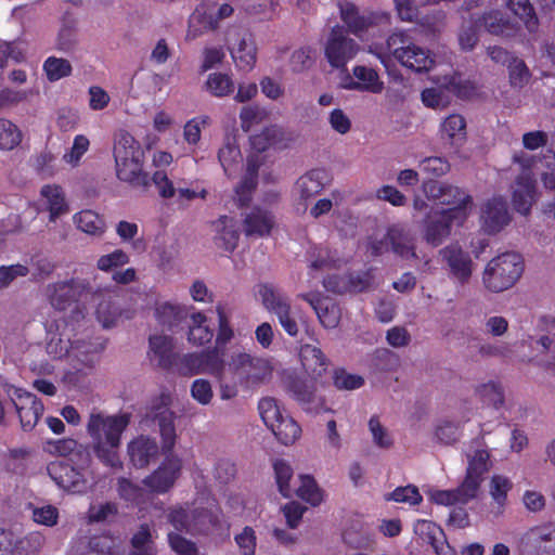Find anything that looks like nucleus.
<instances>
[{
    "label": "nucleus",
    "instance_id": "54",
    "mask_svg": "<svg viewBox=\"0 0 555 555\" xmlns=\"http://www.w3.org/2000/svg\"><path fill=\"white\" fill-rule=\"evenodd\" d=\"M287 390L293 398L302 405L308 404L313 400L314 391L302 378H291L287 383Z\"/></svg>",
    "mask_w": 555,
    "mask_h": 555
},
{
    "label": "nucleus",
    "instance_id": "63",
    "mask_svg": "<svg viewBox=\"0 0 555 555\" xmlns=\"http://www.w3.org/2000/svg\"><path fill=\"white\" fill-rule=\"evenodd\" d=\"M168 543L171 550L178 555H199L196 543L179 533L169 532Z\"/></svg>",
    "mask_w": 555,
    "mask_h": 555
},
{
    "label": "nucleus",
    "instance_id": "11",
    "mask_svg": "<svg viewBox=\"0 0 555 555\" xmlns=\"http://www.w3.org/2000/svg\"><path fill=\"white\" fill-rule=\"evenodd\" d=\"M359 50L358 43L347 36L343 26L332 28L325 44V57L334 68H343L352 60Z\"/></svg>",
    "mask_w": 555,
    "mask_h": 555
},
{
    "label": "nucleus",
    "instance_id": "3",
    "mask_svg": "<svg viewBox=\"0 0 555 555\" xmlns=\"http://www.w3.org/2000/svg\"><path fill=\"white\" fill-rule=\"evenodd\" d=\"M525 270L520 254L506 251L492 258L486 266L482 282L492 293H501L513 287Z\"/></svg>",
    "mask_w": 555,
    "mask_h": 555
},
{
    "label": "nucleus",
    "instance_id": "28",
    "mask_svg": "<svg viewBox=\"0 0 555 555\" xmlns=\"http://www.w3.org/2000/svg\"><path fill=\"white\" fill-rule=\"evenodd\" d=\"M40 194L47 199L49 221L55 222L57 218L68 212L69 207L62 186L46 184L41 188Z\"/></svg>",
    "mask_w": 555,
    "mask_h": 555
},
{
    "label": "nucleus",
    "instance_id": "44",
    "mask_svg": "<svg viewBox=\"0 0 555 555\" xmlns=\"http://www.w3.org/2000/svg\"><path fill=\"white\" fill-rule=\"evenodd\" d=\"M282 130L275 125L264 127L259 133L250 137L251 149L262 153L281 140Z\"/></svg>",
    "mask_w": 555,
    "mask_h": 555
},
{
    "label": "nucleus",
    "instance_id": "46",
    "mask_svg": "<svg viewBox=\"0 0 555 555\" xmlns=\"http://www.w3.org/2000/svg\"><path fill=\"white\" fill-rule=\"evenodd\" d=\"M273 470L279 492L284 498H292L294 493V490L289 486V481L293 478L292 466L286 461L278 459L273 462Z\"/></svg>",
    "mask_w": 555,
    "mask_h": 555
},
{
    "label": "nucleus",
    "instance_id": "55",
    "mask_svg": "<svg viewBox=\"0 0 555 555\" xmlns=\"http://www.w3.org/2000/svg\"><path fill=\"white\" fill-rule=\"evenodd\" d=\"M259 414L270 429L282 416L283 412L274 398H262L258 403Z\"/></svg>",
    "mask_w": 555,
    "mask_h": 555
},
{
    "label": "nucleus",
    "instance_id": "23",
    "mask_svg": "<svg viewBox=\"0 0 555 555\" xmlns=\"http://www.w3.org/2000/svg\"><path fill=\"white\" fill-rule=\"evenodd\" d=\"M483 229L488 234H495L511 220L506 201L502 197L489 199L482 209Z\"/></svg>",
    "mask_w": 555,
    "mask_h": 555
},
{
    "label": "nucleus",
    "instance_id": "4",
    "mask_svg": "<svg viewBox=\"0 0 555 555\" xmlns=\"http://www.w3.org/2000/svg\"><path fill=\"white\" fill-rule=\"evenodd\" d=\"M225 371L230 374L231 380L246 388L258 385L270 374L266 360L246 352L232 353L225 363Z\"/></svg>",
    "mask_w": 555,
    "mask_h": 555
},
{
    "label": "nucleus",
    "instance_id": "22",
    "mask_svg": "<svg viewBox=\"0 0 555 555\" xmlns=\"http://www.w3.org/2000/svg\"><path fill=\"white\" fill-rule=\"evenodd\" d=\"M414 532L427 544L437 555H455L447 542L446 534L440 526L427 519H418L414 524Z\"/></svg>",
    "mask_w": 555,
    "mask_h": 555
},
{
    "label": "nucleus",
    "instance_id": "45",
    "mask_svg": "<svg viewBox=\"0 0 555 555\" xmlns=\"http://www.w3.org/2000/svg\"><path fill=\"white\" fill-rule=\"evenodd\" d=\"M43 72L49 81L54 82L72 75L73 67L68 60L49 56L43 62Z\"/></svg>",
    "mask_w": 555,
    "mask_h": 555
},
{
    "label": "nucleus",
    "instance_id": "38",
    "mask_svg": "<svg viewBox=\"0 0 555 555\" xmlns=\"http://www.w3.org/2000/svg\"><path fill=\"white\" fill-rule=\"evenodd\" d=\"M270 429L276 439L285 446L293 444L301 435L300 426L288 415H283Z\"/></svg>",
    "mask_w": 555,
    "mask_h": 555
},
{
    "label": "nucleus",
    "instance_id": "36",
    "mask_svg": "<svg viewBox=\"0 0 555 555\" xmlns=\"http://www.w3.org/2000/svg\"><path fill=\"white\" fill-rule=\"evenodd\" d=\"M218 159L224 173L231 177L242 162V154L235 138L227 135L222 147L219 149Z\"/></svg>",
    "mask_w": 555,
    "mask_h": 555
},
{
    "label": "nucleus",
    "instance_id": "30",
    "mask_svg": "<svg viewBox=\"0 0 555 555\" xmlns=\"http://www.w3.org/2000/svg\"><path fill=\"white\" fill-rule=\"evenodd\" d=\"M327 173L324 169H312L296 182V189L302 199L318 195L325 185Z\"/></svg>",
    "mask_w": 555,
    "mask_h": 555
},
{
    "label": "nucleus",
    "instance_id": "9",
    "mask_svg": "<svg viewBox=\"0 0 555 555\" xmlns=\"http://www.w3.org/2000/svg\"><path fill=\"white\" fill-rule=\"evenodd\" d=\"M89 465H73L66 461L51 462L48 474L59 488L74 494H83L90 488L88 479Z\"/></svg>",
    "mask_w": 555,
    "mask_h": 555
},
{
    "label": "nucleus",
    "instance_id": "29",
    "mask_svg": "<svg viewBox=\"0 0 555 555\" xmlns=\"http://www.w3.org/2000/svg\"><path fill=\"white\" fill-rule=\"evenodd\" d=\"M207 317L199 311L190 314L188 340L194 346L209 344L214 337V331L207 324Z\"/></svg>",
    "mask_w": 555,
    "mask_h": 555
},
{
    "label": "nucleus",
    "instance_id": "32",
    "mask_svg": "<svg viewBox=\"0 0 555 555\" xmlns=\"http://www.w3.org/2000/svg\"><path fill=\"white\" fill-rule=\"evenodd\" d=\"M203 90L214 98L222 99L234 93L235 82L231 75L221 72L208 74Z\"/></svg>",
    "mask_w": 555,
    "mask_h": 555
},
{
    "label": "nucleus",
    "instance_id": "14",
    "mask_svg": "<svg viewBox=\"0 0 555 555\" xmlns=\"http://www.w3.org/2000/svg\"><path fill=\"white\" fill-rule=\"evenodd\" d=\"M520 555H555V528L535 526L519 540Z\"/></svg>",
    "mask_w": 555,
    "mask_h": 555
},
{
    "label": "nucleus",
    "instance_id": "18",
    "mask_svg": "<svg viewBox=\"0 0 555 555\" xmlns=\"http://www.w3.org/2000/svg\"><path fill=\"white\" fill-rule=\"evenodd\" d=\"M128 455L135 468H145L155 462L160 454L156 439L147 436H139L128 443Z\"/></svg>",
    "mask_w": 555,
    "mask_h": 555
},
{
    "label": "nucleus",
    "instance_id": "35",
    "mask_svg": "<svg viewBox=\"0 0 555 555\" xmlns=\"http://www.w3.org/2000/svg\"><path fill=\"white\" fill-rule=\"evenodd\" d=\"M353 76L359 80L352 83V89L358 91H369L380 93L384 89V82L374 68L357 65L352 69Z\"/></svg>",
    "mask_w": 555,
    "mask_h": 555
},
{
    "label": "nucleus",
    "instance_id": "19",
    "mask_svg": "<svg viewBox=\"0 0 555 555\" xmlns=\"http://www.w3.org/2000/svg\"><path fill=\"white\" fill-rule=\"evenodd\" d=\"M275 215L263 207L255 206L243 219V230L246 236H269L275 228Z\"/></svg>",
    "mask_w": 555,
    "mask_h": 555
},
{
    "label": "nucleus",
    "instance_id": "34",
    "mask_svg": "<svg viewBox=\"0 0 555 555\" xmlns=\"http://www.w3.org/2000/svg\"><path fill=\"white\" fill-rule=\"evenodd\" d=\"M400 63L416 73L428 72L435 61L427 50L412 43L410 48L401 55Z\"/></svg>",
    "mask_w": 555,
    "mask_h": 555
},
{
    "label": "nucleus",
    "instance_id": "8",
    "mask_svg": "<svg viewBox=\"0 0 555 555\" xmlns=\"http://www.w3.org/2000/svg\"><path fill=\"white\" fill-rule=\"evenodd\" d=\"M131 415L121 413L116 415H104L103 413H91L87 423V433L92 440L112 442L115 446L121 444V435L130 424Z\"/></svg>",
    "mask_w": 555,
    "mask_h": 555
},
{
    "label": "nucleus",
    "instance_id": "20",
    "mask_svg": "<svg viewBox=\"0 0 555 555\" xmlns=\"http://www.w3.org/2000/svg\"><path fill=\"white\" fill-rule=\"evenodd\" d=\"M537 184L530 172L519 175L514 183L512 204L514 209L522 216L530 214L535 202Z\"/></svg>",
    "mask_w": 555,
    "mask_h": 555
},
{
    "label": "nucleus",
    "instance_id": "12",
    "mask_svg": "<svg viewBox=\"0 0 555 555\" xmlns=\"http://www.w3.org/2000/svg\"><path fill=\"white\" fill-rule=\"evenodd\" d=\"M61 334L59 340L52 337L48 343V352L54 354L55 358H63L65 356L75 357L86 365L93 363V356L104 349L102 343L85 341L80 339H70L69 337L63 339Z\"/></svg>",
    "mask_w": 555,
    "mask_h": 555
},
{
    "label": "nucleus",
    "instance_id": "26",
    "mask_svg": "<svg viewBox=\"0 0 555 555\" xmlns=\"http://www.w3.org/2000/svg\"><path fill=\"white\" fill-rule=\"evenodd\" d=\"M214 225L217 231V235L215 236L216 245L224 251H234L240 240L236 220L232 217L221 216L214 222Z\"/></svg>",
    "mask_w": 555,
    "mask_h": 555
},
{
    "label": "nucleus",
    "instance_id": "48",
    "mask_svg": "<svg viewBox=\"0 0 555 555\" xmlns=\"http://www.w3.org/2000/svg\"><path fill=\"white\" fill-rule=\"evenodd\" d=\"M22 141V132L15 124L0 118V150L11 151Z\"/></svg>",
    "mask_w": 555,
    "mask_h": 555
},
{
    "label": "nucleus",
    "instance_id": "13",
    "mask_svg": "<svg viewBox=\"0 0 555 555\" xmlns=\"http://www.w3.org/2000/svg\"><path fill=\"white\" fill-rule=\"evenodd\" d=\"M423 190L428 198L438 199L448 208H460L463 214H467V207L473 202L472 196L463 189L435 180L425 181Z\"/></svg>",
    "mask_w": 555,
    "mask_h": 555
},
{
    "label": "nucleus",
    "instance_id": "53",
    "mask_svg": "<svg viewBox=\"0 0 555 555\" xmlns=\"http://www.w3.org/2000/svg\"><path fill=\"white\" fill-rule=\"evenodd\" d=\"M77 43L75 21L63 18L62 27L57 35L56 48L62 52H70Z\"/></svg>",
    "mask_w": 555,
    "mask_h": 555
},
{
    "label": "nucleus",
    "instance_id": "59",
    "mask_svg": "<svg viewBox=\"0 0 555 555\" xmlns=\"http://www.w3.org/2000/svg\"><path fill=\"white\" fill-rule=\"evenodd\" d=\"M450 163L440 156H430L421 160L420 169L431 177L438 178L450 171Z\"/></svg>",
    "mask_w": 555,
    "mask_h": 555
},
{
    "label": "nucleus",
    "instance_id": "1",
    "mask_svg": "<svg viewBox=\"0 0 555 555\" xmlns=\"http://www.w3.org/2000/svg\"><path fill=\"white\" fill-rule=\"evenodd\" d=\"M48 293L51 306L59 311H65L76 305L73 310L75 319H78V315L83 317L82 310L77 304L90 297L92 304L95 305L96 318L105 328L114 326L120 315L118 308L111 300L112 296L108 291H93L88 283L82 281L72 279L51 284L48 286Z\"/></svg>",
    "mask_w": 555,
    "mask_h": 555
},
{
    "label": "nucleus",
    "instance_id": "15",
    "mask_svg": "<svg viewBox=\"0 0 555 555\" xmlns=\"http://www.w3.org/2000/svg\"><path fill=\"white\" fill-rule=\"evenodd\" d=\"M440 255L453 279L461 285L469 281L473 273V261L467 251L457 244H451L442 248Z\"/></svg>",
    "mask_w": 555,
    "mask_h": 555
},
{
    "label": "nucleus",
    "instance_id": "64",
    "mask_svg": "<svg viewBox=\"0 0 555 555\" xmlns=\"http://www.w3.org/2000/svg\"><path fill=\"white\" fill-rule=\"evenodd\" d=\"M234 540L240 548L241 555H255L257 537L251 527L245 526L242 532L234 537Z\"/></svg>",
    "mask_w": 555,
    "mask_h": 555
},
{
    "label": "nucleus",
    "instance_id": "37",
    "mask_svg": "<svg viewBox=\"0 0 555 555\" xmlns=\"http://www.w3.org/2000/svg\"><path fill=\"white\" fill-rule=\"evenodd\" d=\"M231 55L240 70H250L257 61V48L254 40L242 38L237 48L231 51Z\"/></svg>",
    "mask_w": 555,
    "mask_h": 555
},
{
    "label": "nucleus",
    "instance_id": "57",
    "mask_svg": "<svg viewBox=\"0 0 555 555\" xmlns=\"http://www.w3.org/2000/svg\"><path fill=\"white\" fill-rule=\"evenodd\" d=\"M333 384L340 390H354L363 386L364 378L357 374H350L345 369H335Z\"/></svg>",
    "mask_w": 555,
    "mask_h": 555
},
{
    "label": "nucleus",
    "instance_id": "6",
    "mask_svg": "<svg viewBox=\"0 0 555 555\" xmlns=\"http://www.w3.org/2000/svg\"><path fill=\"white\" fill-rule=\"evenodd\" d=\"M467 216L460 208L431 210L424 220V240L434 247L441 245L451 234L452 225H462Z\"/></svg>",
    "mask_w": 555,
    "mask_h": 555
},
{
    "label": "nucleus",
    "instance_id": "49",
    "mask_svg": "<svg viewBox=\"0 0 555 555\" xmlns=\"http://www.w3.org/2000/svg\"><path fill=\"white\" fill-rule=\"evenodd\" d=\"M85 555H121V553L112 537L94 535L90 538Z\"/></svg>",
    "mask_w": 555,
    "mask_h": 555
},
{
    "label": "nucleus",
    "instance_id": "41",
    "mask_svg": "<svg viewBox=\"0 0 555 555\" xmlns=\"http://www.w3.org/2000/svg\"><path fill=\"white\" fill-rule=\"evenodd\" d=\"M508 7L524 22L529 33L538 30L539 20L529 0H508Z\"/></svg>",
    "mask_w": 555,
    "mask_h": 555
},
{
    "label": "nucleus",
    "instance_id": "10",
    "mask_svg": "<svg viewBox=\"0 0 555 555\" xmlns=\"http://www.w3.org/2000/svg\"><path fill=\"white\" fill-rule=\"evenodd\" d=\"M182 468V460L178 455L167 454L158 467L142 480V483L152 493L165 494L181 477Z\"/></svg>",
    "mask_w": 555,
    "mask_h": 555
},
{
    "label": "nucleus",
    "instance_id": "2",
    "mask_svg": "<svg viewBox=\"0 0 555 555\" xmlns=\"http://www.w3.org/2000/svg\"><path fill=\"white\" fill-rule=\"evenodd\" d=\"M117 178L135 189L145 190L151 178L143 170L144 151L139 141L127 131H120L114 144Z\"/></svg>",
    "mask_w": 555,
    "mask_h": 555
},
{
    "label": "nucleus",
    "instance_id": "51",
    "mask_svg": "<svg viewBox=\"0 0 555 555\" xmlns=\"http://www.w3.org/2000/svg\"><path fill=\"white\" fill-rule=\"evenodd\" d=\"M374 281V269L369 268L363 271L358 272H348L347 273V283L348 291L347 293L358 294L367 291Z\"/></svg>",
    "mask_w": 555,
    "mask_h": 555
},
{
    "label": "nucleus",
    "instance_id": "27",
    "mask_svg": "<svg viewBox=\"0 0 555 555\" xmlns=\"http://www.w3.org/2000/svg\"><path fill=\"white\" fill-rule=\"evenodd\" d=\"M302 298L310 302L320 323L326 328H335L340 321V308L328 298L315 297L310 299L307 295Z\"/></svg>",
    "mask_w": 555,
    "mask_h": 555
},
{
    "label": "nucleus",
    "instance_id": "31",
    "mask_svg": "<svg viewBox=\"0 0 555 555\" xmlns=\"http://www.w3.org/2000/svg\"><path fill=\"white\" fill-rule=\"evenodd\" d=\"M388 241L390 242L391 251L397 256L404 259L417 258L413 238L403 228L398 225L389 228Z\"/></svg>",
    "mask_w": 555,
    "mask_h": 555
},
{
    "label": "nucleus",
    "instance_id": "56",
    "mask_svg": "<svg viewBox=\"0 0 555 555\" xmlns=\"http://www.w3.org/2000/svg\"><path fill=\"white\" fill-rule=\"evenodd\" d=\"M129 261L130 258L127 253L122 249H115L111 254L101 256L96 261V268L104 272H114Z\"/></svg>",
    "mask_w": 555,
    "mask_h": 555
},
{
    "label": "nucleus",
    "instance_id": "47",
    "mask_svg": "<svg viewBox=\"0 0 555 555\" xmlns=\"http://www.w3.org/2000/svg\"><path fill=\"white\" fill-rule=\"evenodd\" d=\"M216 312L218 315V331L214 348H218V352L222 356L227 344L234 337V331L230 325V321L222 305H217Z\"/></svg>",
    "mask_w": 555,
    "mask_h": 555
},
{
    "label": "nucleus",
    "instance_id": "62",
    "mask_svg": "<svg viewBox=\"0 0 555 555\" xmlns=\"http://www.w3.org/2000/svg\"><path fill=\"white\" fill-rule=\"evenodd\" d=\"M413 42L404 31L392 33L386 41L388 52L400 62L401 55L405 52Z\"/></svg>",
    "mask_w": 555,
    "mask_h": 555
},
{
    "label": "nucleus",
    "instance_id": "24",
    "mask_svg": "<svg viewBox=\"0 0 555 555\" xmlns=\"http://www.w3.org/2000/svg\"><path fill=\"white\" fill-rule=\"evenodd\" d=\"M49 451L51 454L68 457L75 465H89L91 463V454L88 446L79 443L72 438H64L49 442Z\"/></svg>",
    "mask_w": 555,
    "mask_h": 555
},
{
    "label": "nucleus",
    "instance_id": "58",
    "mask_svg": "<svg viewBox=\"0 0 555 555\" xmlns=\"http://www.w3.org/2000/svg\"><path fill=\"white\" fill-rule=\"evenodd\" d=\"M477 392L485 404L499 409L504 403V393L501 386L490 382L478 387Z\"/></svg>",
    "mask_w": 555,
    "mask_h": 555
},
{
    "label": "nucleus",
    "instance_id": "17",
    "mask_svg": "<svg viewBox=\"0 0 555 555\" xmlns=\"http://www.w3.org/2000/svg\"><path fill=\"white\" fill-rule=\"evenodd\" d=\"M386 16L384 14L369 12L361 14L356 4L346 2L340 4V18L348 27V30L356 36L378 25Z\"/></svg>",
    "mask_w": 555,
    "mask_h": 555
},
{
    "label": "nucleus",
    "instance_id": "43",
    "mask_svg": "<svg viewBox=\"0 0 555 555\" xmlns=\"http://www.w3.org/2000/svg\"><path fill=\"white\" fill-rule=\"evenodd\" d=\"M188 315L185 308L171 304H163L155 309L156 320L169 330L177 326Z\"/></svg>",
    "mask_w": 555,
    "mask_h": 555
},
{
    "label": "nucleus",
    "instance_id": "39",
    "mask_svg": "<svg viewBox=\"0 0 555 555\" xmlns=\"http://www.w3.org/2000/svg\"><path fill=\"white\" fill-rule=\"evenodd\" d=\"M119 447L114 443L104 442L102 440H92V449L96 459L106 467L112 469L122 468V463L119 457Z\"/></svg>",
    "mask_w": 555,
    "mask_h": 555
},
{
    "label": "nucleus",
    "instance_id": "52",
    "mask_svg": "<svg viewBox=\"0 0 555 555\" xmlns=\"http://www.w3.org/2000/svg\"><path fill=\"white\" fill-rule=\"evenodd\" d=\"M385 501H393L398 503H406L409 505H418L423 498L417 489L413 485L404 487H398L393 491L384 495Z\"/></svg>",
    "mask_w": 555,
    "mask_h": 555
},
{
    "label": "nucleus",
    "instance_id": "5",
    "mask_svg": "<svg viewBox=\"0 0 555 555\" xmlns=\"http://www.w3.org/2000/svg\"><path fill=\"white\" fill-rule=\"evenodd\" d=\"M225 362L218 348H208L199 352H190L181 356L177 372L183 376L209 374L221 378L224 374Z\"/></svg>",
    "mask_w": 555,
    "mask_h": 555
},
{
    "label": "nucleus",
    "instance_id": "60",
    "mask_svg": "<svg viewBox=\"0 0 555 555\" xmlns=\"http://www.w3.org/2000/svg\"><path fill=\"white\" fill-rule=\"evenodd\" d=\"M507 67L509 82L513 87L521 88L528 82L530 78V72L522 60L515 56L512 62H509Z\"/></svg>",
    "mask_w": 555,
    "mask_h": 555
},
{
    "label": "nucleus",
    "instance_id": "21",
    "mask_svg": "<svg viewBox=\"0 0 555 555\" xmlns=\"http://www.w3.org/2000/svg\"><path fill=\"white\" fill-rule=\"evenodd\" d=\"M150 354L152 360H157V365L163 370L178 369L179 356L175 352L173 339L167 335H152L149 338Z\"/></svg>",
    "mask_w": 555,
    "mask_h": 555
},
{
    "label": "nucleus",
    "instance_id": "25",
    "mask_svg": "<svg viewBox=\"0 0 555 555\" xmlns=\"http://www.w3.org/2000/svg\"><path fill=\"white\" fill-rule=\"evenodd\" d=\"M441 139L447 142L454 153L466 142V120L460 114H451L441 124Z\"/></svg>",
    "mask_w": 555,
    "mask_h": 555
},
{
    "label": "nucleus",
    "instance_id": "42",
    "mask_svg": "<svg viewBox=\"0 0 555 555\" xmlns=\"http://www.w3.org/2000/svg\"><path fill=\"white\" fill-rule=\"evenodd\" d=\"M218 27V18L214 15L196 10L190 17L188 39H195L204 31L214 30Z\"/></svg>",
    "mask_w": 555,
    "mask_h": 555
},
{
    "label": "nucleus",
    "instance_id": "16",
    "mask_svg": "<svg viewBox=\"0 0 555 555\" xmlns=\"http://www.w3.org/2000/svg\"><path fill=\"white\" fill-rule=\"evenodd\" d=\"M475 23L493 36L513 38L518 33V26L499 10L486 11L475 15Z\"/></svg>",
    "mask_w": 555,
    "mask_h": 555
},
{
    "label": "nucleus",
    "instance_id": "40",
    "mask_svg": "<svg viewBox=\"0 0 555 555\" xmlns=\"http://www.w3.org/2000/svg\"><path fill=\"white\" fill-rule=\"evenodd\" d=\"M74 222L77 229L90 235H102L105 231L104 220L91 209H85L75 214Z\"/></svg>",
    "mask_w": 555,
    "mask_h": 555
},
{
    "label": "nucleus",
    "instance_id": "61",
    "mask_svg": "<svg viewBox=\"0 0 555 555\" xmlns=\"http://www.w3.org/2000/svg\"><path fill=\"white\" fill-rule=\"evenodd\" d=\"M159 431L163 440L162 450L165 455L173 454L172 449L176 443V427L170 417L162 416L158 421Z\"/></svg>",
    "mask_w": 555,
    "mask_h": 555
},
{
    "label": "nucleus",
    "instance_id": "33",
    "mask_svg": "<svg viewBox=\"0 0 555 555\" xmlns=\"http://www.w3.org/2000/svg\"><path fill=\"white\" fill-rule=\"evenodd\" d=\"M299 356L306 372L314 377L321 376L326 370L327 358L320 348L312 345H305L301 347Z\"/></svg>",
    "mask_w": 555,
    "mask_h": 555
},
{
    "label": "nucleus",
    "instance_id": "50",
    "mask_svg": "<svg viewBox=\"0 0 555 555\" xmlns=\"http://www.w3.org/2000/svg\"><path fill=\"white\" fill-rule=\"evenodd\" d=\"M295 492L300 499L313 506L319 505L323 500L321 489L314 478L309 475L300 476V486Z\"/></svg>",
    "mask_w": 555,
    "mask_h": 555
},
{
    "label": "nucleus",
    "instance_id": "7",
    "mask_svg": "<svg viewBox=\"0 0 555 555\" xmlns=\"http://www.w3.org/2000/svg\"><path fill=\"white\" fill-rule=\"evenodd\" d=\"M256 294L264 309L278 317L283 330L289 336H296L299 330L296 320L291 317L292 307L287 296L270 283H259Z\"/></svg>",
    "mask_w": 555,
    "mask_h": 555
}]
</instances>
